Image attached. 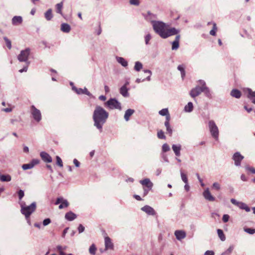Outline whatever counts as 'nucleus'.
Segmentation results:
<instances>
[{"mask_svg":"<svg viewBox=\"0 0 255 255\" xmlns=\"http://www.w3.org/2000/svg\"><path fill=\"white\" fill-rule=\"evenodd\" d=\"M203 85L201 87L196 86L191 90L190 95L192 97L195 98L203 92Z\"/></svg>","mask_w":255,"mask_h":255,"instance_id":"10","label":"nucleus"},{"mask_svg":"<svg viewBox=\"0 0 255 255\" xmlns=\"http://www.w3.org/2000/svg\"><path fill=\"white\" fill-rule=\"evenodd\" d=\"M159 114L163 116H165L166 121L169 122L170 119L169 113H159Z\"/></svg>","mask_w":255,"mask_h":255,"instance_id":"47","label":"nucleus"},{"mask_svg":"<svg viewBox=\"0 0 255 255\" xmlns=\"http://www.w3.org/2000/svg\"><path fill=\"white\" fill-rule=\"evenodd\" d=\"M244 231L245 232L253 235L255 233V229H251V228H245L244 229Z\"/></svg>","mask_w":255,"mask_h":255,"instance_id":"43","label":"nucleus"},{"mask_svg":"<svg viewBox=\"0 0 255 255\" xmlns=\"http://www.w3.org/2000/svg\"><path fill=\"white\" fill-rule=\"evenodd\" d=\"M129 3L130 4L138 5L139 3V0H130Z\"/></svg>","mask_w":255,"mask_h":255,"instance_id":"57","label":"nucleus"},{"mask_svg":"<svg viewBox=\"0 0 255 255\" xmlns=\"http://www.w3.org/2000/svg\"><path fill=\"white\" fill-rule=\"evenodd\" d=\"M244 91L245 94L247 95V97L252 102L255 104V92L253 91L250 88H245L244 89Z\"/></svg>","mask_w":255,"mask_h":255,"instance_id":"11","label":"nucleus"},{"mask_svg":"<svg viewBox=\"0 0 255 255\" xmlns=\"http://www.w3.org/2000/svg\"><path fill=\"white\" fill-rule=\"evenodd\" d=\"M30 53V49L27 48L20 51V54L17 56V59L19 62H24L29 64V62L28 61V60Z\"/></svg>","mask_w":255,"mask_h":255,"instance_id":"4","label":"nucleus"},{"mask_svg":"<svg viewBox=\"0 0 255 255\" xmlns=\"http://www.w3.org/2000/svg\"><path fill=\"white\" fill-rule=\"evenodd\" d=\"M51 223V220L49 218L45 219L43 221V225L44 226H47Z\"/></svg>","mask_w":255,"mask_h":255,"instance_id":"51","label":"nucleus"},{"mask_svg":"<svg viewBox=\"0 0 255 255\" xmlns=\"http://www.w3.org/2000/svg\"><path fill=\"white\" fill-rule=\"evenodd\" d=\"M174 235L177 240L180 241L184 239L186 236V232L183 230H176L174 232Z\"/></svg>","mask_w":255,"mask_h":255,"instance_id":"16","label":"nucleus"},{"mask_svg":"<svg viewBox=\"0 0 255 255\" xmlns=\"http://www.w3.org/2000/svg\"><path fill=\"white\" fill-rule=\"evenodd\" d=\"M217 29V28L216 26V24L215 22H213V28L212 30H210V34L213 36L216 35Z\"/></svg>","mask_w":255,"mask_h":255,"instance_id":"40","label":"nucleus"},{"mask_svg":"<svg viewBox=\"0 0 255 255\" xmlns=\"http://www.w3.org/2000/svg\"><path fill=\"white\" fill-rule=\"evenodd\" d=\"M185 65L184 64H181L178 66L177 69L181 73V76L182 79L183 80L185 77L186 72L185 71Z\"/></svg>","mask_w":255,"mask_h":255,"instance_id":"27","label":"nucleus"},{"mask_svg":"<svg viewBox=\"0 0 255 255\" xmlns=\"http://www.w3.org/2000/svg\"><path fill=\"white\" fill-rule=\"evenodd\" d=\"M23 21L21 16H14L11 19V23L13 25H18L22 23Z\"/></svg>","mask_w":255,"mask_h":255,"instance_id":"20","label":"nucleus"},{"mask_svg":"<svg viewBox=\"0 0 255 255\" xmlns=\"http://www.w3.org/2000/svg\"><path fill=\"white\" fill-rule=\"evenodd\" d=\"M162 149L163 152H167L170 150L169 146L167 143H164L162 146Z\"/></svg>","mask_w":255,"mask_h":255,"instance_id":"46","label":"nucleus"},{"mask_svg":"<svg viewBox=\"0 0 255 255\" xmlns=\"http://www.w3.org/2000/svg\"><path fill=\"white\" fill-rule=\"evenodd\" d=\"M106 104L111 110H122L121 103L115 99H110L106 103Z\"/></svg>","mask_w":255,"mask_h":255,"instance_id":"6","label":"nucleus"},{"mask_svg":"<svg viewBox=\"0 0 255 255\" xmlns=\"http://www.w3.org/2000/svg\"><path fill=\"white\" fill-rule=\"evenodd\" d=\"M142 68V64L141 62L137 61L135 63L134 69L136 71H139Z\"/></svg>","mask_w":255,"mask_h":255,"instance_id":"37","label":"nucleus"},{"mask_svg":"<svg viewBox=\"0 0 255 255\" xmlns=\"http://www.w3.org/2000/svg\"><path fill=\"white\" fill-rule=\"evenodd\" d=\"M60 204L59 206V209H62L67 208L69 205V203L66 199H65L62 197H60L57 198L55 203V205Z\"/></svg>","mask_w":255,"mask_h":255,"instance_id":"8","label":"nucleus"},{"mask_svg":"<svg viewBox=\"0 0 255 255\" xmlns=\"http://www.w3.org/2000/svg\"><path fill=\"white\" fill-rule=\"evenodd\" d=\"M234 248V246H230V247L224 252L222 254V255H230Z\"/></svg>","mask_w":255,"mask_h":255,"instance_id":"38","label":"nucleus"},{"mask_svg":"<svg viewBox=\"0 0 255 255\" xmlns=\"http://www.w3.org/2000/svg\"><path fill=\"white\" fill-rule=\"evenodd\" d=\"M71 26L66 23H63L61 25L60 30L65 33H69L71 30Z\"/></svg>","mask_w":255,"mask_h":255,"instance_id":"23","label":"nucleus"},{"mask_svg":"<svg viewBox=\"0 0 255 255\" xmlns=\"http://www.w3.org/2000/svg\"><path fill=\"white\" fill-rule=\"evenodd\" d=\"M78 230L79 233H82L84 231L85 227L82 224H80L78 228Z\"/></svg>","mask_w":255,"mask_h":255,"instance_id":"56","label":"nucleus"},{"mask_svg":"<svg viewBox=\"0 0 255 255\" xmlns=\"http://www.w3.org/2000/svg\"><path fill=\"white\" fill-rule=\"evenodd\" d=\"M27 70V66L24 67L22 69L19 70L20 73H22L23 72H26Z\"/></svg>","mask_w":255,"mask_h":255,"instance_id":"63","label":"nucleus"},{"mask_svg":"<svg viewBox=\"0 0 255 255\" xmlns=\"http://www.w3.org/2000/svg\"><path fill=\"white\" fill-rule=\"evenodd\" d=\"M77 218V215L71 211L67 212L65 215V218L69 221H72Z\"/></svg>","mask_w":255,"mask_h":255,"instance_id":"22","label":"nucleus"},{"mask_svg":"<svg viewBox=\"0 0 255 255\" xmlns=\"http://www.w3.org/2000/svg\"><path fill=\"white\" fill-rule=\"evenodd\" d=\"M213 188H215V189L219 190L220 189V185L217 183V182H214L213 184Z\"/></svg>","mask_w":255,"mask_h":255,"instance_id":"55","label":"nucleus"},{"mask_svg":"<svg viewBox=\"0 0 255 255\" xmlns=\"http://www.w3.org/2000/svg\"><path fill=\"white\" fill-rule=\"evenodd\" d=\"M167 132L171 135L172 133V129L170 127L166 128Z\"/></svg>","mask_w":255,"mask_h":255,"instance_id":"61","label":"nucleus"},{"mask_svg":"<svg viewBox=\"0 0 255 255\" xmlns=\"http://www.w3.org/2000/svg\"><path fill=\"white\" fill-rule=\"evenodd\" d=\"M133 113H125L124 118L126 121L129 120L130 117L132 115Z\"/></svg>","mask_w":255,"mask_h":255,"instance_id":"50","label":"nucleus"},{"mask_svg":"<svg viewBox=\"0 0 255 255\" xmlns=\"http://www.w3.org/2000/svg\"><path fill=\"white\" fill-rule=\"evenodd\" d=\"M172 149L176 156L179 157L180 156V151L181 150V145L180 144H173L172 145Z\"/></svg>","mask_w":255,"mask_h":255,"instance_id":"18","label":"nucleus"},{"mask_svg":"<svg viewBox=\"0 0 255 255\" xmlns=\"http://www.w3.org/2000/svg\"><path fill=\"white\" fill-rule=\"evenodd\" d=\"M245 168L247 170H249V171H251L252 173L255 174V168H254V167L247 166H246Z\"/></svg>","mask_w":255,"mask_h":255,"instance_id":"53","label":"nucleus"},{"mask_svg":"<svg viewBox=\"0 0 255 255\" xmlns=\"http://www.w3.org/2000/svg\"><path fill=\"white\" fill-rule=\"evenodd\" d=\"M56 159L57 164L60 167H63V162L61 158L58 156H56Z\"/></svg>","mask_w":255,"mask_h":255,"instance_id":"45","label":"nucleus"},{"mask_svg":"<svg viewBox=\"0 0 255 255\" xmlns=\"http://www.w3.org/2000/svg\"><path fill=\"white\" fill-rule=\"evenodd\" d=\"M68 229H69V228H65V229L64 230V231H63V233H62V237L63 238H65V235H66V233H67V231H68Z\"/></svg>","mask_w":255,"mask_h":255,"instance_id":"62","label":"nucleus"},{"mask_svg":"<svg viewBox=\"0 0 255 255\" xmlns=\"http://www.w3.org/2000/svg\"><path fill=\"white\" fill-rule=\"evenodd\" d=\"M32 168V165H31L30 163L27 164H24L22 165V168L24 170L31 169Z\"/></svg>","mask_w":255,"mask_h":255,"instance_id":"42","label":"nucleus"},{"mask_svg":"<svg viewBox=\"0 0 255 255\" xmlns=\"http://www.w3.org/2000/svg\"><path fill=\"white\" fill-rule=\"evenodd\" d=\"M203 196L207 201L213 202L215 200V198L212 195L208 188L204 190L203 192Z\"/></svg>","mask_w":255,"mask_h":255,"instance_id":"12","label":"nucleus"},{"mask_svg":"<svg viewBox=\"0 0 255 255\" xmlns=\"http://www.w3.org/2000/svg\"><path fill=\"white\" fill-rule=\"evenodd\" d=\"M244 158V157L240 152H237L235 153L233 156V159L235 161V165L237 166H240L241 162Z\"/></svg>","mask_w":255,"mask_h":255,"instance_id":"9","label":"nucleus"},{"mask_svg":"<svg viewBox=\"0 0 255 255\" xmlns=\"http://www.w3.org/2000/svg\"><path fill=\"white\" fill-rule=\"evenodd\" d=\"M151 23L154 32L164 39L176 35L179 32L175 28H169L168 25L161 21L152 20Z\"/></svg>","mask_w":255,"mask_h":255,"instance_id":"1","label":"nucleus"},{"mask_svg":"<svg viewBox=\"0 0 255 255\" xmlns=\"http://www.w3.org/2000/svg\"><path fill=\"white\" fill-rule=\"evenodd\" d=\"M193 104L192 102H189L184 107L185 112H191L193 110Z\"/></svg>","mask_w":255,"mask_h":255,"instance_id":"35","label":"nucleus"},{"mask_svg":"<svg viewBox=\"0 0 255 255\" xmlns=\"http://www.w3.org/2000/svg\"><path fill=\"white\" fill-rule=\"evenodd\" d=\"M11 180V176L8 175H4L0 174V180L2 182H9Z\"/></svg>","mask_w":255,"mask_h":255,"instance_id":"29","label":"nucleus"},{"mask_svg":"<svg viewBox=\"0 0 255 255\" xmlns=\"http://www.w3.org/2000/svg\"><path fill=\"white\" fill-rule=\"evenodd\" d=\"M231 95L236 98H239L241 96V93L238 90L233 89L231 92Z\"/></svg>","mask_w":255,"mask_h":255,"instance_id":"31","label":"nucleus"},{"mask_svg":"<svg viewBox=\"0 0 255 255\" xmlns=\"http://www.w3.org/2000/svg\"><path fill=\"white\" fill-rule=\"evenodd\" d=\"M180 174H181V177L182 181L185 183H188V179H187L186 175L183 172H182L181 171H180Z\"/></svg>","mask_w":255,"mask_h":255,"instance_id":"41","label":"nucleus"},{"mask_svg":"<svg viewBox=\"0 0 255 255\" xmlns=\"http://www.w3.org/2000/svg\"><path fill=\"white\" fill-rule=\"evenodd\" d=\"M39 160L37 159H33L30 162V164L32 165V167H33L35 165L39 164Z\"/></svg>","mask_w":255,"mask_h":255,"instance_id":"49","label":"nucleus"},{"mask_svg":"<svg viewBox=\"0 0 255 255\" xmlns=\"http://www.w3.org/2000/svg\"><path fill=\"white\" fill-rule=\"evenodd\" d=\"M199 83L201 85H203V92H204L205 95L207 96H209L210 95V91L208 87L206 86V84L204 81L200 80Z\"/></svg>","mask_w":255,"mask_h":255,"instance_id":"26","label":"nucleus"},{"mask_svg":"<svg viewBox=\"0 0 255 255\" xmlns=\"http://www.w3.org/2000/svg\"><path fill=\"white\" fill-rule=\"evenodd\" d=\"M18 195L19 199L21 200L24 195V191L22 190H19L18 192Z\"/></svg>","mask_w":255,"mask_h":255,"instance_id":"54","label":"nucleus"},{"mask_svg":"<svg viewBox=\"0 0 255 255\" xmlns=\"http://www.w3.org/2000/svg\"><path fill=\"white\" fill-rule=\"evenodd\" d=\"M63 2H61L59 3L56 4V11L57 13L60 14L61 15H63V13L62 11L63 8Z\"/></svg>","mask_w":255,"mask_h":255,"instance_id":"33","label":"nucleus"},{"mask_svg":"<svg viewBox=\"0 0 255 255\" xmlns=\"http://www.w3.org/2000/svg\"><path fill=\"white\" fill-rule=\"evenodd\" d=\"M30 117L37 122H39L41 119V113H31Z\"/></svg>","mask_w":255,"mask_h":255,"instance_id":"32","label":"nucleus"},{"mask_svg":"<svg viewBox=\"0 0 255 255\" xmlns=\"http://www.w3.org/2000/svg\"><path fill=\"white\" fill-rule=\"evenodd\" d=\"M231 202L238 206L240 209L245 210L247 212H249L251 211L250 208L244 202L238 201L234 198L231 199Z\"/></svg>","mask_w":255,"mask_h":255,"instance_id":"7","label":"nucleus"},{"mask_svg":"<svg viewBox=\"0 0 255 255\" xmlns=\"http://www.w3.org/2000/svg\"><path fill=\"white\" fill-rule=\"evenodd\" d=\"M143 72L145 73H148L149 74V75L146 77L145 80H147L148 81H150V76H151V75L152 74L151 71L150 70H143ZM144 80H145V79L141 80V79L137 78L136 80V82L137 83H139L141 82L144 81Z\"/></svg>","mask_w":255,"mask_h":255,"instance_id":"25","label":"nucleus"},{"mask_svg":"<svg viewBox=\"0 0 255 255\" xmlns=\"http://www.w3.org/2000/svg\"><path fill=\"white\" fill-rule=\"evenodd\" d=\"M44 16L45 19L48 20H51L52 18H53V14L52 13V9H48L45 13H44Z\"/></svg>","mask_w":255,"mask_h":255,"instance_id":"28","label":"nucleus"},{"mask_svg":"<svg viewBox=\"0 0 255 255\" xmlns=\"http://www.w3.org/2000/svg\"><path fill=\"white\" fill-rule=\"evenodd\" d=\"M217 233L219 237L220 238L221 241H224L226 240V237L224 234L223 231L221 229H218Z\"/></svg>","mask_w":255,"mask_h":255,"instance_id":"36","label":"nucleus"},{"mask_svg":"<svg viewBox=\"0 0 255 255\" xmlns=\"http://www.w3.org/2000/svg\"><path fill=\"white\" fill-rule=\"evenodd\" d=\"M204 255H214V253L212 251H207L205 253Z\"/></svg>","mask_w":255,"mask_h":255,"instance_id":"60","label":"nucleus"},{"mask_svg":"<svg viewBox=\"0 0 255 255\" xmlns=\"http://www.w3.org/2000/svg\"><path fill=\"white\" fill-rule=\"evenodd\" d=\"M72 90H74L77 94H86L88 96H90L91 93L88 91L87 89L84 88V89L82 88H77L76 87L73 86L72 87Z\"/></svg>","mask_w":255,"mask_h":255,"instance_id":"15","label":"nucleus"},{"mask_svg":"<svg viewBox=\"0 0 255 255\" xmlns=\"http://www.w3.org/2000/svg\"><path fill=\"white\" fill-rule=\"evenodd\" d=\"M229 218H230V216L228 215L225 214L223 216L222 220L224 223H226L229 221Z\"/></svg>","mask_w":255,"mask_h":255,"instance_id":"52","label":"nucleus"},{"mask_svg":"<svg viewBox=\"0 0 255 255\" xmlns=\"http://www.w3.org/2000/svg\"><path fill=\"white\" fill-rule=\"evenodd\" d=\"M209 128L212 137L216 140H218L219 137V129L213 121H210L209 122Z\"/></svg>","mask_w":255,"mask_h":255,"instance_id":"5","label":"nucleus"},{"mask_svg":"<svg viewBox=\"0 0 255 255\" xmlns=\"http://www.w3.org/2000/svg\"><path fill=\"white\" fill-rule=\"evenodd\" d=\"M116 59L118 63L121 64L123 66L126 67L128 66V62L124 58L121 57H117Z\"/></svg>","mask_w":255,"mask_h":255,"instance_id":"30","label":"nucleus"},{"mask_svg":"<svg viewBox=\"0 0 255 255\" xmlns=\"http://www.w3.org/2000/svg\"><path fill=\"white\" fill-rule=\"evenodd\" d=\"M108 117V113H94L93 119L95 126L98 129H101Z\"/></svg>","mask_w":255,"mask_h":255,"instance_id":"2","label":"nucleus"},{"mask_svg":"<svg viewBox=\"0 0 255 255\" xmlns=\"http://www.w3.org/2000/svg\"><path fill=\"white\" fill-rule=\"evenodd\" d=\"M141 210L149 215H154L156 213L154 209L151 207L145 205L141 208Z\"/></svg>","mask_w":255,"mask_h":255,"instance_id":"14","label":"nucleus"},{"mask_svg":"<svg viewBox=\"0 0 255 255\" xmlns=\"http://www.w3.org/2000/svg\"><path fill=\"white\" fill-rule=\"evenodd\" d=\"M97 251V248L94 244H92L89 248V253L90 254L92 255H95L96 254V252Z\"/></svg>","mask_w":255,"mask_h":255,"instance_id":"39","label":"nucleus"},{"mask_svg":"<svg viewBox=\"0 0 255 255\" xmlns=\"http://www.w3.org/2000/svg\"><path fill=\"white\" fill-rule=\"evenodd\" d=\"M105 250H114V244L112 242V240L109 237H105Z\"/></svg>","mask_w":255,"mask_h":255,"instance_id":"13","label":"nucleus"},{"mask_svg":"<svg viewBox=\"0 0 255 255\" xmlns=\"http://www.w3.org/2000/svg\"><path fill=\"white\" fill-rule=\"evenodd\" d=\"M3 39L4 40V41L6 44V46L8 48V49H11V41L6 37H4Z\"/></svg>","mask_w":255,"mask_h":255,"instance_id":"44","label":"nucleus"},{"mask_svg":"<svg viewBox=\"0 0 255 255\" xmlns=\"http://www.w3.org/2000/svg\"><path fill=\"white\" fill-rule=\"evenodd\" d=\"M157 136L160 139L165 138V136L164 135V132L162 130H160L157 132Z\"/></svg>","mask_w":255,"mask_h":255,"instance_id":"48","label":"nucleus"},{"mask_svg":"<svg viewBox=\"0 0 255 255\" xmlns=\"http://www.w3.org/2000/svg\"><path fill=\"white\" fill-rule=\"evenodd\" d=\"M144 38L145 44L146 45L150 44L149 41L151 40V39L152 38V36H151V34L148 32L144 36Z\"/></svg>","mask_w":255,"mask_h":255,"instance_id":"34","label":"nucleus"},{"mask_svg":"<svg viewBox=\"0 0 255 255\" xmlns=\"http://www.w3.org/2000/svg\"><path fill=\"white\" fill-rule=\"evenodd\" d=\"M161 171L162 170L161 168H157L155 171L156 175L158 176L161 173Z\"/></svg>","mask_w":255,"mask_h":255,"instance_id":"64","label":"nucleus"},{"mask_svg":"<svg viewBox=\"0 0 255 255\" xmlns=\"http://www.w3.org/2000/svg\"><path fill=\"white\" fill-rule=\"evenodd\" d=\"M180 36L179 35H177L175 37V40L172 43V50H177L179 46V40H180Z\"/></svg>","mask_w":255,"mask_h":255,"instance_id":"21","label":"nucleus"},{"mask_svg":"<svg viewBox=\"0 0 255 255\" xmlns=\"http://www.w3.org/2000/svg\"><path fill=\"white\" fill-rule=\"evenodd\" d=\"M139 182L143 186H146L149 190H151L152 186L153 183L150 181L148 178H145L143 180H140Z\"/></svg>","mask_w":255,"mask_h":255,"instance_id":"19","label":"nucleus"},{"mask_svg":"<svg viewBox=\"0 0 255 255\" xmlns=\"http://www.w3.org/2000/svg\"><path fill=\"white\" fill-rule=\"evenodd\" d=\"M21 213L25 216L26 220L29 218L30 215L33 213L36 207V204L35 202L32 203L30 205L27 206L25 203L20 204Z\"/></svg>","mask_w":255,"mask_h":255,"instance_id":"3","label":"nucleus"},{"mask_svg":"<svg viewBox=\"0 0 255 255\" xmlns=\"http://www.w3.org/2000/svg\"><path fill=\"white\" fill-rule=\"evenodd\" d=\"M128 91V89L126 87V85H124L120 88V93L123 97H128L129 96Z\"/></svg>","mask_w":255,"mask_h":255,"instance_id":"24","label":"nucleus"},{"mask_svg":"<svg viewBox=\"0 0 255 255\" xmlns=\"http://www.w3.org/2000/svg\"><path fill=\"white\" fill-rule=\"evenodd\" d=\"M73 163L75 164L76 167H79V166H80V162L76 159H74L73 160Z\"/></svg>","mask_w":255,"mask_h":255,"instance_id":"59","label":"nucleus"},{"mask_svg":"<svg viewBox=\"0 0 255 255\" xmlns=\"http://www.w3.org/2000/svg\"><path fill=\"white\" fill-rule=\"evenodd\" d=\"M42 159L45 162L50 163L52 161V157L47 153L42 151L40 153Z\"/></svg>","mask_w":255,"mask_h":255,"instance_id":"17","label":"nucleus"},{"mask_svg":"<svg viewBox=\"0 0 255 255\" xmlns=\"http://www.w3.org/2000/svg\"><path fill=\"white\" fill-rule=\"evenodd\" d=\"M94 112H106L105 110L100 106H97Z\"/></svg>","mask_w":255,"mask_h":255,"instance_id":"58","label":"nucleus"}]
</instances>
